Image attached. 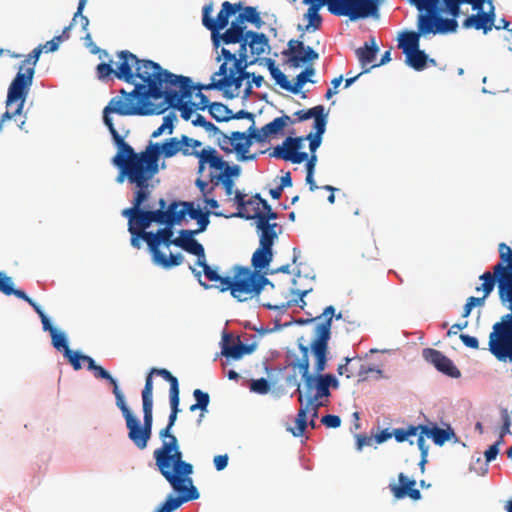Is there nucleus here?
<instances>
[{
    "label": "nucleus",
    "instance_id": "nucleus-1",
    "mask_svg": "<svg viewBox=\"0 0 512 512\" xmlns=\"http://www.w3.org/2000/svg\"><path fill=\"white\" fill-rule=\"evenodd\" d=\"M117 58L116 69L112 68L111 62H102L96 67L100 80L113 74L119 80L134 84L131 92L121 89L103 110L104 124L113 139L118 132L110 117L112 113L121 116L159 115L172 107L181 112L184 120L191 118L195 105L184 101L191 98L194 91L189 77L173 74L152 60L139 59L128 50L119 51Z\"/></svg>",
    "mask_w": 512,
    "mask_h": 512
},
{
    "label": "nucleus",
    "instance_id": "nucleus-2",
    "mask_svg": "<svg viewBox=\"0 0 512 512\" xmlns=\"http://www.w3.org/2000/svg\"><path fill=\"white\" fill-rule=\"evenodd\" d=\"M114 143L118 147L117 154L113 157V164L119 169L117 182L122 183L126 178L129 183L137 188L133 206L122 211V216L128 218V231H136L145 234H151L146 229L152 223H157L160 214L155 210L142 209L143 203L150 195V181L158 172V165L153 158H147L143 152H135L134 149L124 141V138L115 133Z\"/></svg>",
    "mask_w": 512,
    "mask_h": 512
},
{
    "label": "nucleus",
    "instance_id": "nucleus-3",
    "mask_svg": "<svg viewBox=\"0 0 512 512\" xmlns=\"http://www.w3.org/2000/svg\"><path fill=\"white\" fill-rule=\"evenodd\" d=\"M335 315V308L328 306L321 315L306 320H300L299 323L307 324L316 322L313 331V340L310 344L311 352L315 358V375L309 372V347L299 344L301 357L290 365L298 368L304 381V393L306 400L322 401L323 398L330 396V387L337 388L339 383L332 374H322L326 369L328 342L331 338L332 320Z\"/></svg>",
    "mask_w": 512,
    "mask_h": 512
},
{
    "label": "nucleus",
    "instance_id": "nucleus-4",
    "mask_svg": "<svg viewBox=\"0 0 512 512\" xmlns=\"http://www.w3.org/2000/svg\"><path fill=\"white\" fill-rule=\"evenodd\" d=\"M202 142L187 135L180 137H171L162 143H150L145 151H142L145 156L153 158L155 164L158 165L159 157L172 158L178 153L185 157L194 156L198 159V173L201 174L206 166L210 169L219 171L226 165V161L220 156L217 150L213 147H205L201 150Z\"/></svg>",
    "mask_w": 512,
    "mask_h": 512
},
{
    "label": "nucleus",
    "instance_id": "nucleus-5",
    "mask_svg": "<svg viewBox=\"0 0 512 512\" xmlns=\"http://www.w3.org/2000/svg\"><path fill=\"white\" fill-rule=\"evenodd\" d=\"M160 474L178 492L179 496L169 495L157 509L159 512H173L184 502L199 498V492L193 485L190 475L193 473V465L188 462H167L160 464L155 462Z\"/></svg>",
    "mask_w": 512,
    "mask_h": 512
},
{
    "label": "nucleus",
    "instance_id": "nucleus-6",
    "mask_svg": "<svg viewBox=\"0 0 512 512\" xmlns=\"http://www.w3.org/2000/svg\"><path fill=\"white\" fill-rule=\"evenodd\" d=\"M232 273V277L226 276L223 280L225 286H219V291H230L231 296L240 302L259 296L266 286L274 288V284L264 274L252 271L249 267L236 265Z\"/></svg>",
    "mask_w": 512,
    "mask_h": 512
},
{
    "label": "nucleus",
    "instance_id": "nucleus-7",
    "mask_svg": "<svg viewBox=\"0 0 512 512\" xmlns=\"http://www.w3.org/2000/svg\"><path fill=\"white\" fill-rule=\"evenodd\" d=\"M326 124L321 120L314 123L315 133H310L307 136L299 137H287L282 145H277L273 148L271 156L289 161L293 164H300L307 160V153L301 152L300 149L303 146L305 140L309 141V149L311 154H316V150L319 148L322 142V135L325 133Z\"/></svg>",
    "mask_w": 512,
    "mask_h": 512
},
{
    "label": "nucleus",
    "instance_id": "nucleus-8",
    "mask_svg": "<svg viewBox=\"0 0 512 512\" xmlns=\"http://www.w3.org/2000/svg\"><path fill=\"white\" fill-rule=\"evenodd\" d=\"M221 56L225 61L220 65L215 75L220 76V82L224 83L222 91L227 98L231 99L240 94L243 81L251 75L250 72L246 71V68L253 64L255 60L242 62L237 59L236 53L226 48H222Z\"/></svg>",
    "mask_w": 512,
    "mask_h": 512
},
{
    "label": "nucleus",
    "instance_id": "nucleus-9",
    "mask_svg": "<svg viewBox=\"0 0 512 512\" xmlns=\"http://www.w3.org/2000/svg\"><path fill=\"white\" fill-rule=\"evenodd\" d=\"M32 85V71L16 75L12 80L7 93V110L0 117V131L3 124L12 118L22 114L30 87Z\"/></svg>",
    "mask_w": 512,
    "mask_h": 512
},
{
    "label": "nucleus",
    "instance_id": "nucleus-10",
    "mask_svg": "<svg viewBox=\"0 0 512 512\" xmlns=\"http://www.w3.org/2000/svg\"><path fill=\"white\" fill-rule=\"evenodd\" d=\"M500 261L495 265L497 275L498 294L502 304H508L512 315V248L502 242L498 245Z\"/></svg>",
    "mask_w": 512,
    "mask_h": 512
},
{
    "label": "nucleus",
    "instance_id": "nucleus-11",
    "mask_svg": "<svg viewBox=\"0 0 512 512\" xmlns=\"http://www.w3.org/2000/svg\"><path fill=\"white\" fill-rule=\"evenodd\" d=\"M489 349L500 361H512V315H504L493 325L489 336Z\"/></svg>",
    "mask_w": 512,
    "mask_h": 512
},
{
    "label": "nucleus",
    "instance_id": "nucleus-12",
    "mask_svg": "<svg viewBox=\"0 0 512 512\" xmlns=\"http://www.w3.org/2000/svg\"><path fill=\"white\" fill-rule=\"evenodd\" d=\"M178 413L179 412L171 410L166 427L159 431V437L162 440V445L153 452L155 462H160V464H166L167 462H185L179 447L178 439L171 432L172 427L177 420Z\"/></svg>",
    "mask_w": 512,
    "mask_h": 512
},
{
    "label": "nucleus",
    "instance_id": "nucleus-13",
    "mask_svg": "<svg viewBox=\"0 0 512 512\" xmlns=\"http://www.w3.org/2000/svg\"><path fill=\"white\" fill-rule=\"evenodd\" d=\"M241 9L242 2L230 3L228 1H225L222 3L221 10L218 12L216 19H214L211 17V13L213 11V4L209 3L203 7L202 23L208 30L211 31L212 39L215 46H219L217 33H219L220 30L227 27L229 23V17L235 15Z\"/></svg>",
    "mask_w": 512,
    "mask_h": 512
},
{
    "label": "nucleus",
    "instance_id": "nucleus-14",
    "mask_svg": "<svg viewBox=\"0 0 512 512\" xmlns=\"http://www.w3.org/2000/svg\"><path fill=\"white\" fill-rule=\"evenodd\" d=\"M486 2V0H463L460 1L458 5V14L454 17L456 18L460 15L461 10L460 7L462 4H469L472 6L473 10H476L477 13L468 16L464 22L463 27L465 29H475V30H481L484 34H487L489 31L492 30L495 22V9L491 2L490 9L487 12L483 11V5Z\"/></svg>",
    "mask_w": 512,
    "mask_h": 512
},
{
    "label": "nucleus",
    "instance_id": "nucleus-15",
    "mask_svg": "<svg viewBox=\"0 0 512 512\" xmlns=\"http://www.w3.org/2000/svg\"><path fill=\"white\" fill-rule=\"evenodd\" d=\"M217 144L226 153L236 152L238 159L241 161L251 160L255 157L254 155H247L252 145L250 132L234 131L227 135L221 131L217 137Z\"/></svg>",
    "mask_w": 512,
    "mask_h": 512
},
{
    "label": "nucleus",
    "instance_id": "nucleus-16",
    "mask_svg": "<svg viewBox=\"0 0 512 512\" xmlns=\"http://www.w3.org/2000/svg\"><path fill=\"white\" fill-rule=\"evenodd\" d=\"M118 408L121 410L128 429V438L140 450H144L151 438L152 433L141 426L140 421L132 414L124 399L118 397Z\"/></svg>",
    "mask_w": 512,
    "mask_h": 512
},
{
    "label": "nucleus",
    "instance_id": "nucleus-17",
    "mask_svg": "<svg viewBox=\"0 0 512 512\" xmlns=\"http://www.w3.org/2000/svg\"><path fill=\"white\" fill-rule=\"evenodd\" d=\"M248 48L252 56L258 57L266 52L269 48L268 37L264 33H258L254 31H247L246 40L242 42L236 53L238 60L242 62H248Z\"/></svg>",
    "mask_w": 512,
    "mask_h": 512
},
{
    "label": "nucleus",
    "instance_id": "nucleus-18",
    "mask_svg": "<svg viewBox=\"0 0 512 512\" xmlns=\"http://www.w3.org/2000/svg\"><path fill=\"white\" fill-rule=\"evenodd\" d=\"M155 211L160 214L158 224L167 226L180 224L187 215L186 205H182V202L173 201L167 206L166 200L163 198L159 200V208Z\"/></svg>",
    "mask_w": 512,
    "mask_h": 512
},
{
    "label": "nucleus",
    "instance_id": "nucleus-19",
    "mask_svg": "<svg viewBox=\"0 0 512 512\" xmlns=\"http://www.w3.org/2000/svg\"><path fill=\"white\" fill-rule=\"evenodd\" d=\"M422 356L426 362L432 364L443 374L452 378H459L461 376L460 370L454 365L453 361L441 351L433 348H425L422 351Z\"/></svg>",
    "mask_w": 512,
    "mask_h": 512
},
{
    "label": "nucleus",
    "instance_id": "nucleus-20",
    "mask_svg": "<svg viewBox=\"0 0 512 512\" xmlns=\"http://www.w3.org/2000/svg\"><path fill=\"white\" fill-rule=\"evenodd\" d=\"M294 121L288 115L275 118L273 121L264 125L260 130L256 129L254 125L250 126V138L258 143L265 142L269 137L276 136L283 131L288 124H293Z\"/></svg>",
    "mask_w": 512,
    "mask_h": 512
},
{
    "label": "nucleus",
    "instance_id": "nucleus-21",
    "mask_svg": "<svg viewBox=\"0 0 512 512\" xmlns=\"http://www.w3.org/2000/svg\"><path fill=\"white\" fill-rule=\"evenodd\" d=\"M61 42L62 36H55L50 41H47L44 45L37 46L35 49L32 50L30 54H28L25 60H23L16 75L25 74L26 72H29V70H31L33 78L35 73V66L39 60L41 52L43 50L46 53L55 52L58 49L59 44Z\"/></svg>",
    "mask_w": 512,
    "mask_h": 512
},
{
    "label": "nucleus",
    "instance_id": "nucleus-22",
    "mask_svg": "<svg viewBox=\"0 0 512 512\" xmlns=\"http://www.w3.org/2000/svg\"><path fill=\"white\" fill-rule=\"evenodd\" d=\"M416 480L409 478L404 473L398 474V483H390L389 489L396 499H404L406 497L413 501L421 499L422 495L420 490L415 488Z\"/></svg>",
    "mask_w": 512,
    "mask_h": 512
},
{
    "label": "nucleus",
    "instance_id": "nucleus-23",
    "mask_svg": "<svg viewBox=\"0 0 512 512\" xmlns=\"http://www.w3.org/2000/svg\"><path fill=\"white\" fill-rule=\"evenodd\" d=\"M221 346L222 355L234 360H238L244 355L252 353L256 347L255 344L245 345L241 342L239 337L233 338V336L228 333H224Z\"/></svg>",
    "mask_w": 512,
    "mask_h": 512
},
{
    "label": "nucleus",
    "instance_id": "nucleus-24",
    "mask_svg": "<svg viewBox=\"0 0 512 512\" xmlns=\"http://www.w3.org/2000/svg\"><path fill=\"white\" fill-rule=\"evenodd\" d=\"M201 233L198 230L182 229L179 236L174 238V246L195 255L197 259L203 258L205 255L204 247L195 239V235Z\"/></svg>",
    "mask_w": 512,
    "mask_h": 512
},
{
    "label": "nucleus",
    "instance_id": "nucleus-25",
    "mask_svg": "<svg viewBox=\"0 0 512 512\" xmlns=\"http://www.w3.org/2000/svg\"><path fill=\"white\" fill-rule=\"evenodd\" d=\"M285 55H290V60L294 66L299 63H307L319 58V55L310 46L305 47L304 43L299 40H290L288 42V51L284 52Z\"/></svg>",
    "mask_w": 512,
    "mask_h": 512
},
{
    "label": "nucleus",
    "instance_id": "nucleus-26",
    "mask_svg": "<svg viewBox=\"0 0 512 512\" xmlns=\"http://www.w3.org/2000/svg\"><path fill=\"white\" fill-rule=\"evenodd\" d=\"M0 291L7 296L14 295L17 298L26 301L30 306H32V308L39 315V317L45 315L41 307L33 299H31L23 290L13 288L12 278L7 276L3 272H0Z\"/></svg>",
    "mask_w": 512,
    "mask_h": 512
},
{
    "label": "nucleus",
    "instance_id": "nucleus-27",
    "mask_svg": "<svg viewBox=\"0 0 512 512\" xmlns=\"http://www.w3.org/2000/svg\"><path fill=\"white\" fill-rule=\"evenodd\" d=\"M173 234V226L167 225H165L164 228L159 229L156 233L152 232L151 234H145L149 239L148 248L151 254L160 252L159 246L161 244L166 247L174 245V239H172Z\"/></svg>",
    "mask_w": 512,
    "mask_h": 512
},
{
    "label": "nucleus",
    "instance_id": "nucleus-28",
    "mask_svg": "<svg viewBox=\"0 0 512 512\" xmlns=\"http://www.w3.org/2000/svg\"><path fill=\"white\" fill-rule=\"evenodd\" d=\"M303 3L309 5L307 12L304 14V19L308 21L305 26V31H316L320 29L322 25V17L319 14V10L326 6L322 0H303Z\"/></svg>",
    "mask_w": 512,
    "mask_h": 512
},
{
    "label": "nucleus",
    "instance_id": "nucleus-29",
    "mask_svg": "<svg viewBox=\"0 0 512 512\" xmlns=\"http://www.w3.org/2000/svg\"><path fill=\"white\" fill-rule=\"evenodd\" d=\"M479 279L483 281L480 286L476 287V291H482V297H469V300H473L474 306H482L484 305L485 299L491 294L495 287V283L497 282V275L495 274V266L493 267V272L487 271L480 275Z\"/></svg>",
    "mask_w": 512,
    "mask_h": 512
},
{
    "label": "nucleus",
    "instance_id": "nucleus-30",
    "mask_svg": "<svg viewBox=\"0 0 512 512\" xmlns=\"http://www.w3.org/2000/svg\"><path fill=\"white\" fill-rule=\"evenodd\" d=\"M143 424L152 433L153 426V396L151 395L150 381L144 385L142 390Z\"/></svg>",
    "mask_w": 512,
    "mask_h": 512
},
{
    "label": "nucleus",
    "instance_id": "nucleus-31",
    "mask_svg": "<svg viewBox=\"0 0 512 512\" xmlns=\"http://www.w3.org/2000/svg\"><path fill=\"white\" fill-rule=\"evenodd\" d=\"M273 253L272 247L262 246L256 249L251 258V264L253 267L252 271H257L261 273V271L267 268L272 261Z\"/></svg>",
    "mask_w": 512,
    "mask_h": 512
},
{
    "label": "nucleus",
    "instance_id": "nucleus-32",
    "mask_svg": "<svg viewBox=\"0 0 512 512\" xmlns=\"http://www.w3.org/2000/svg\"><path fill=\"white\" fill-rule=\"evenodd\" d=\"M420 429H422V433L425 434L426 437L431 438L433 442L438 446H442L446 441L450 440L451 437L455 435L450 427L447 429H442L436 425L433 427L420 425Z\"/></svg>",
    "mask_w": 512,
    "mask_h": 512
},
{
    "label": "nucleus",
    "instance_id": "nucleus-33",
    "mask_svg": "<svg viewBox=\"0 0 512 512\" xmlns=\"http://www.w3.org/2000/svg\"><path fill=\"white\" fill-rule=\"evenodd\" d=\"M379 51L378 45L374 38L370 39V42H365L364 45L356 49L355 54L362 67H366L371 64Z\"/></svg>",
    "mask_w": 512,
    "mask_h": 512
},
{
    "label": "nucleus",
    "instance_id": "nucleus-34",
    "mask_svg": "<svg viewBox=\"0 0 512 512\" xmlns=\"http://www.w3.org/2000/svg\"><path fill=\"white\" fill-rule=\"evenodd\" d=\"M247 31L239 29L236 25H230V27L222 34L217 33L219 43L222 42L225 45L229 44H240L245 42Z\"/></svg>",
    "mask_w": 512,
    "mask_h": 512
},
{
    "label": "nucleus",
    "instance_id": "nucleus-35",
    "mask_svg": "<svg viewBox=\"0 0 512 512\" xmlns=\"http://www.w3.org/2000/svg\"><path fill=\"white\" fill-rule=\"evenodd\" d=\"M153 262L156 265L161 266L164 269H169L174 266H179L183 263L184 257L182 254H170L169 257H167L165 254H163L161 251L151 254Z\"/></svg>",
    "mask_w": 512,
    "mask_h": 512
},
{
    "label": "nucleus",
    "instance_id": "nucleus-36",
    "mask_svg": "<svg viewBox=\"0 0 512 512\" xmlns=\"http://www.w3.org/2000/svg\"><path fill=\"white\" fill-rule=\"evenodd\" d=\"M182 205H186L187 215L197 221L199 225L197 230L201 232L205 231L210 222L209 212H203L200 208H195L192 202H182Z\"/></svg>",
    "mask_w": 512,
    "mask_h": 512
},
{
    "label": "nucleus",
    "instance_id": "nucleus-37",
    "mask_svg": "<svg viewBox=\"0 0 512 512\" xmlns=\"http://www.w3.org/2000/svg\"><path fill=\"white\" fill-rule=\"evenodd\" d=\"M297 116L299 121H305L314 118V123L321 120L323 123H327V114L323 105H317L308 110H299L294 114Z\"/></svg>",
    "mask_w": 512,
    "mask_h": 512
},
{
    "label": "nucleus",
    "instance_id": "nucleus-38",
    "mask_svg": "<svg viewBox=\"0 0 512 512\" xmlns=\"http://www.w3.org/2000/svg\"><path fill=\"white\" fill-rule=\"evenodd\" d=\"M254 196L250 199L246 200V196L240 191L235 192L234 202L237 205V210L240 212V208L245 210L248 213L259 212L262 209V203H258V201L254 202Z\"/></svg>",
    "mask_w": 512,
    "mask_h": 512
},
{
    "label": "nucleus",
    "instance_id": "nucleus-39",
    "mask_svg": "<svg viewBox=\"0 0 512 512\" xmlns=\"http://www.w3.org/2000/svg\"><path fill=\"white\" fill-rule=\"evenodd\" d=\"M309 291L310 290L300 291V290L292 289L291 292H292V294L297 295V297H298L297 299H293V300H289V301L281 302V303H276V304L263 303L262 305L265 308L270 309V310H282L284 308L290 307L292 304L298 305L301 308H303L304 305L306 304L303 298L309 293Z\"/></svg>",
    "mask_w": 512,
    "mask_h": 512
},
{
    "label": "nucleus",
    "instance_id": "nucleus-40",
    "mask_svg": "<svg viewBox=\"0 0 512 512\" xmlns=\"http://www.w3.org/2000/svg\"><path fill=\"white\" fill-rule=\"evenodd\" d=\"M405 57L406 63L416 71L423 70L429 60L428 55L420 48L405 54Z\"/></svg>",
    "mask_w": 512,
    "mask_h": 512
},
{
    "label": "nucleus",
    "instance_id": "nucleus-41",
    "mask_svg": "<svg viewBox=\"0 0 512 512\" xmlns=\"http://www.w3.org/2000/svg\"><path fill=\"white\" fill-rule=\"evenodd\" d=\"M153 375L161 376L163 379L169 382L170 388L175 386H179L178 380L175 376H173L170 371L164 368H152L146 376L145 384L150 381L151 386V395L153 396Z\"/></svg>",
    "mask_w": 512,
    "mask_h": 512
},
{
    "label": "nucleus",
    "instance_id": "nucleus-42",
    "mask_svg": "<svg viewBox=\"0 0 512 512\" xmlns=\"http://www.w3.org/2000/svg\"><path fill=\"white\" fill-rule=\"evenodd\" d=\"M208 111L217 122L229 121L231 119L232 110L222 103H211L208 106Z\"/></svg>",
    "mask_w": 512,
    "mask_h": 512
},
{
    "label": "nucleus",
    "instance_id": "nucleus-43",
    "mask_svg": "<svg viewBox=\"0 0 512 512\" xmlns=\"http://www.w3.org/2000/svg\"><path fill=\"white\" fill-rule=\"evenodd\" d=\"M196 265L202 267L203 273L209 281L217 283L215 285L217 289H219V286H225L223 280L226 279V277L220 276L214 269H212L207 264L206 255H204L203 258L197 259Z\"/></svg>",
    "mask_w": 512,
    "mask_h": 512
},
{
    "label": "nucleus",
    "instance_id": "nucleus-44",
    "mask_svg": "<svg viewBox=\"0 0 512 512\" xmlns=\"http://www.w3.org/2000/svg\"><path fill=\"white\" fill-rule=\"evenodd\" d=\"M94 376L98 379H105L107 380L111 385H113V393L116 398V404L118 403V397H121V399H124L123 393L119 390L116 380L110 375V373L105 370L102 366L96 365L92 370Z\"/></svg>",
    "mask_w": 512,
    "mask_h": 512
},
{
    "label": "nucleus",
    "instance_id": "nucleus-45",
    "mask_svg": "<svg viewBox=\"0 0 512 512\" xmlns=\"http://www.w3.org/2000/svg\"><path fill=\"white\" fill-rule=\"evenodd\" d=\"M297 392L299 394L298 401L301 403L302 409L305 410L306 416H310V419H316L318 417L320 407L324 405L323 401L306 400L303 405V394L300 386H298Z\"/></svg>",
    "mask_w": 512,
    "mask_h": 512
},
{
    "label": "nucleus",
    "instance_id": "nucleus-46",
    "mask_svg": "<svg viewBox=\"0 0 512 512\" xmlns=\"http://www.w3.org/2000/svg\"><path fill=\"white\" fill-rule=\"evenodd\" d=\"M308 417L305 414V410L302 407L299 408L297 416L295 418V426L288 427L287 430L292 433L295 437H302L308 426Z\"/></svg>",
    "mask_w": 512,
    "mask_h": 512
},
{
    "label": "nucleus",
    "instance_id": "nucleus-47",
    "mask_svg": "<svg viewBox=\"0 0 512 512\" xmlns=\"http://www.w3.org/2000/svg\"><path fill=\"white\" fill-rule=\"evenodd\" d=\"M268 68L271 76L276 81V83L283 89L290 92V82L287 79V76L277 67L273 60H268Z\"/></svg>",
    "mask_w": 512,
    "mask_h": 512
},
{
    "label": "nucleus",
    "instance_id": "nucleus-48",
    "mask_svg": "<svg viewBox=\"0 0 512 512\" xmlns=\"http://www.w3.org/2000/svg\"><path fill=\"white\" fill-rule=\"evenodd\" d=\"M235 216L240 217V218H245L247 220H249V219H256L257 220V229L260 230V231L268 228V226L271 224L267 220V218L264 216L262 211H259V212L256 211L254 213H248L245 210H243V208L242 209L240 208V212H237L235 214Z\"/></svg>",
    "mask_w": 512,
    "mask_h": 512
},
{
    "label": "nucleus",
    "instance_id": "nucleus-49",
    "mask_svg": "<svg viewBox=\"0 0 512 512\" xmlns=\"http://www.w3.org/2000/svg\"><path fill=\"white\" fill-rule=\"evenodd\" d=\"M315 69L312 66H307L304 71L297 75L295 83L290 84V92L296 94L300 89L309 81V77L314 75Z\"/></svg>",
    "mask_w": 512,
    "mask_h": 512
},
{
    "label": "nucleus",
    "instance_id": "nucleus-50",
    "mask_svg": "<svg viewBox=\"0 0 512 512\" xmlns=\"http://www.w3.org/2000/svg\"><path fill=\"white\" fill-rule=\"evenodd\" d=\"M193 397L195 398L198 406L202 407V413L199 415L197 420L198 425H200L204 417V412H207V408L210 403V396L207 392H204L201 389H195L193 391Z\"/></svg>",
    "mask_w": 512,
    "mask_h": 512
},
{
    "label": "nucleus",
    "instance_id": "nucleus-51",
    "mask_svg": "<svg viewBox=\"0 0 512 512\" xmlns=\"http://www.w3.org/2000/svg\"><path fill=\"white\" fill-rule=\"evenodd\" d=\"M240 11L242 12V17H245L246 22L253 24L258 29L263 25L260 14L255 7H242Z\"/></svg>",
    "mask_w": 512,
    "mask_h": 512
},
{
    "label": "nucleus",
    "instance_id": "nucleus-52",
    "mask_svg": "<svg viewBox=\"0 0 512 512\" xmlns=\"http://www.w3.org/2000/svg\"><path fill=\"white\" fill-rule=\"evenodd\" d=\"M419 429H420V425H418V426L410 425L407 428L394 429L392 434L395 437L397 442L402 443V442L408 440V438L410 436H416Z\"/></svg>",
    "mask_w": 512,
    "mask_h": 512
},
{
    "label": "nucleus",
    "instance_id": "nucleus-53",
    "mask_svg": "<svg viewBox=\"0 0 512 512\" xmlns=\"http://www.w3.org/2000/svg\"><path fill=\"white\" fill-rule=\"evenodd\" d=\"M276 223H272L268 226V228L261 231L260 234V244L262 246L272 247L275 239L277 238V233L275 231Z\"/></svg>",
    "mask_w": 512,
    "mask_h": 512
},
{
    "label": "nucleus",
    "instance_id": "nucleus-54",
    "mask_svg": "<svg viewBox=\"0 0 512 512\" xmlns=\"http://www.w3.org/2000/svg\"><path fill=\"white\" fill-rule=\"evenodd\" d=\"M51 338H52V345L55 349L58 351H63L65 353L67 349H70L68 346L66 335L63 332H60L58 330L52 331Z\"/></svg>",
    "mask_w": 512,
    "mask_h": 512
},
{
    "label": "nucleus",
    "instance_id": "nucleus-55",
    "mask_svg": "<svg viewBox=\"0 0 512 512\" xmlns=\"http://www.w3.org/2000/svg\"><path fill=\"white\" fill-rule=\"evenodd\" d=\"M219 171L220 174L217 176V180L232 179V177H238L240 175L241 168L238 165L230 166L226 162V165Z\"/></svg>",
    "mask_w": 512,
    "mask_h": 512
},
{
    "label": "nucleus",
    "instance_id": "nucleus-56",
    "mask_svg": "<svg viewBox=\"0 0 512 512\" xmlns=\"http://www.w3.org/2000/svg\"><path fill=\"white\" fill-rule=\"evenodd\" d=\"M254 199H255L254 202L258 201V203H262L261 211L263 212L264 216L267 218L268 221L274 220L277 218V213L272 211L271 206L268 204V202L265 199H263L260 196V194H255Z\"/></svg>",
    "mask_w": 512,
    "mask_h": 512
},
{
    "label": "nucleus",
    "instance_id": "nucleus-57",
    "mask_svg": "<svg viewBox=\"0 0 512 512\" xmlns=\"http://www.w3.org/2000/svg\"><path fill=\"white\" fill-rule=\"evenodd\" d=\"M251 391L258 394H266L270 389V385L265 378L253 380L250 384Z\"/></svg>",
    "mask_w": 512,
    "mask_h": 512
},
{
    "label": "nucleus",
    "instance_id": "nucleus-58",
    "mask_svg": "<svg viewBox=\"0 0 512 512\" xmlns=\"http://www.w3.org/2000/svg\"><path fill=\"white\" fill-rule=\"evenodd\" d=\"M65 358L68 359L69 363L72 365L74 370H80L81 369V363L83 355L79 352L72 351L71 349H67V351L64 353Z\"/></svg>",
    "mask_w": 512,
    "mask_h": 512
},
{
    "label": "nucleus",
    "instance_id": "nucleus-59",
    "mask_svg": "<svg viewBox=\"0 0 512 512\" xmlns=\"http://www.w3.org/2000/svg\"><path fill=\"white\" fill-rule=\"evenodd\" d=\"M501 418H502V421H503V424H502V427L500 429V432H499V440L501 441H504V437L505 435H507L508 433H510V416H509V413L507 411V409H503L501 411Z\"/></svg>",
    "mask_w": 512,
    "mask_h": 512
},
{
    "label": "nucleus",
    "instance_id": "nucleus-60",
    "mask_svg": "<svg viewBox=\"0 0 512 512\" xmlns=\"http://www.w3.org/2000/svg\"><path fill=\"white\" fill-rule=\"evenodd\" d=\"M180 391L179 386H175L173 388H170L169 390V400H170V407L171 410L174 412H180L179 404H180V397H179Z\"/></svg>",
    "mask_w": 512,
    "mask_h": 512
},
{
    "label": "nucleus",
    "instance_id": "nucleus-61",
    "mask_svg": "<svg viewBox=\"0 0 512 512\" xmlns=\"http://www.w3.org/2000/svg\"><path fill=\"white\" fill-rule=\"evenodd\" d=\"M218 75H215V73L213 74L212 76V82L209 83V84H197V85H193L194 86V90L197 89L198 91L202 92V90H212V89H216V90H221L222 91V85L224 84L223 82H220V78L219 79H216Z\"/></svg>",
    "mask_w": 512,
    "mask_h": 512
},
{
    "label": "nucleus",
    "instance_id": "nucleus-62",
    "mask_svg": "<svg viewBox=\"0 0 512 512\" xmlns=\"http://www.w3.org/2000/svg\"><path fill=\"white\" fill-rule=\"evenodd\" d=\"M86 2H87V0H79L77 11L73 17V22H75L78 17L80 18L83 30H87V27L89 25V19L82 14L84 7L86 5Z\"/></svg>",
    "mask_w": 512,
    "mask_h": 512
},
{
    "label": "nucleus",
    "instance_id": "nucleus-63",
    "mask_svg": "<svg viewBox=\"0 0 512 512\" xmlns=\"http://www.w3.org/2000/svg\"><path fill=\"white\" fill-rule=\"evenodd\" d=\"M503 443L501 440H497L493 445H491L484 453L486 462H491L496 459L499 453V446Z\"/></svg>",
    "mask_w": 512,
    "mask_h": 512
},
{
    "label": "nucleus",
    "instance_id": "nucleus-64",
    "mask_svg": "<svg viewBox=\"0 0 512 512\" xmlns=\"http://www.w3.org/2000/svg\"><path fill=\"white\" fill-rule=\"evenodd\" d=\"M321 422L328 428H338L341 425L340 417L331 414L323 416Z\"/></svg>",
    "mask_w": 512,
    "mask_h": 512
}]
</instances>
